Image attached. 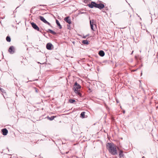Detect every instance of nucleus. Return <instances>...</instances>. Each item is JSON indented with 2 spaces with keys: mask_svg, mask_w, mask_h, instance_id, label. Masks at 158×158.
Instances as JSON below:
<instances>
[{
  "mask_svg": "<svg viewBox=\"0 0 158 158\" xmlns=\"http://www.w3.org/2000/svg\"><path fill=\"white\" fill-rule=\"evenodd\" d=\"M53 46L52 45L51 43H48L46 44V48L49 50L52 49V47Z\"/></svg>",
  "mask_w": 158,
  "mask_h": 158,
  "instance_id": "nucleus-10",
  "label": "nucleus"
},
{
  "mask_svg": "<svg viewBox=\"0 0 158 158\" xmlns=\"http://www.w3.org/2000/svg\"><path fill=\"white\" fill-rule=\"evenodd\" d=\"M97 3L94 2L92 1L90 4H88V6L91 8H93L94 7L96 8Z\"/></svg>",
  "mask_w": 158,
  "mask_h": 158,
  "instance_id": "nucleus-5",
  "label": "nucleus"
},
{
  "mask_svg": "<svg viewBox=\"0 0 158 158\" xmlns=\"http://www.w3.org/2000/svg\"><path fill=\"white\" fill-rule=\"evenodd\" d=\"M68 152H66L65 153V154H67V153H68Z\"/></svg>",
  "mask_w": 158,
  "mask_h": 158,
  "instance_id": "nucleus-32",
  "label": "nucleus"
},
{
  "mask_svg": "<svg viewBox=\"0 0 158 158\" xmlns=\"http://www.w3.org/2000/svg\"><path fill=\"white\" fill-rule=\"evenodd\" d=\"M142 75V71H141V76Z\"/></svg>",
  "mask_w": 158,
  "mask_h": 158,
  "instance_id": "nucleus-30",
  "label": "nucleus"
},
{
  "mask_svg": "<svg viewBox=\"0 0 158 158\" xmlns=\"http://www.w3.org/2000/svg\"><path fill=\"white\" fill-rule=\"evenodd\" d=\"M76 102V101L75 100L73 99H70V103H74V102Z\"/></svg>",
  "mask_w": 158,
  "mask_h": 158,
  "instance_id": "nucleus-21",
  "label": "nucleus"
},
{
  "mask_svg": "<svg viewBox=\"0 0 158 158\" xmlns=\"http://www.w3.org/2000/svg\"><path fill=\"white\" fill-rule=\"evenodd\" d=\"M55 117L54 116H51V117H50L48 116L47 117V118L50 121H52L55 118Z\"/></svg>",
  "mask_w": 158,
  "mask_h": 158,
  "instance_id": "nucleus-19",
  "label": "nucleus"
},
{
  "mask_svg": "<svg viewBox=\"0 0 158 158\" xmlns=\"http://www.w3.org/2000/svg\"><path fill=\"white\" fill-rule=\"evenodd\" d=\"M133 51L132 52H131V54H132L133 53Z\"/></svg>",
  "mask_w": 158,
  "mask_h": 158,
  "instance_id": "nucleus-34",
  "label": "nucleus"
},
{
  "mask_svg": "<svg viewBox=\"0 0 158 158\" xmlns=\"http://www.w3.org/2000/svg\"><path fill=\"white\" fill-rule=\"evenodd\" d=\"M123 113L124 114L125 113V110H124L123 111Z\"/></svg>",
  "mask_w": 158,
  "mask_h": 158,
  "instance_id": "nucleus-31",
  "label": "nucleus"
},
{
  "mask_svg": "<svg viewBox=\"0 0 158 158\" xmlns=\"http://www.w3.org/2000/svg\"><path fill=\"white\" fill-rule=\"evenodd\" d=\"M8 51L10 54H13L15 52L14 47L13 46H10L9 49Z\"/></svg>",
  "mask_w": 158,
  "mask_h": 158,
  "instance_id": "nucleus-7",
  "label": "nucleus"
},
{
  "mask_svg": "<svg viewBox=\"0 0 158 158\" xmlns=\"http://www.w3.org/2000/svg\"><path fill=\"white\" fill-rule=\"evenodd\" d=\"M1 131L4 135H6L8 132V131L6 128H3L2 130Z\"/></svg>",
  "mask_w": 158,
  "mask_h": 158,
  "instance_id": "nucleus-8",
  "label": "nucleus"
},
{
  "mask_svg": "<svg viewBox=\"0 0 158 158\" xmlns=\"http://www.w3.org/2000/svg\"><path fill=\"white\" fill-rule=\"evenodd\" d=\"M74 158H76L75 156H73Z\"/></svg>",
  "mask_w": 158,
  "mask_h": 158,
  "instance_id": "nucleus-37",
  "label": "nucleus"
},
{
  "mask_svg": "<svg viewBox=\"0 0 158 158\" xmlns=\"http://www.w3.org/2000/svg\"><path fill=\"white\" fill-rule=\"evenodd\" d=\"M72 43H73V44H74V42H72Z\"/></svg>",
  "mask_w": 158,
  "mask_h": 158,
  "instance_id": "nucleus-39",
  "label": "nucleus"
},
{
  "mask_svg": "<svg viewBox=\"0 0 158 158\" xmlns=\"http://www.w3.org/2000/svg\"><path fill=\"white\" fill-rule=\"evenodd\" d=\"M98 54L101 57H103L105 55V52L103 50H100L99 51Z\"/></svg>",
  "mask_w": 158,
  "mask_h": 158,
  "instance_id": "nucleus-11",
  "label": "nucleus"
},
{
  "mask_svg": "<svg viewBox=\"0 0 158 158\" xmlns=\"http://www.w3.org/2000/svg\"><path fill=\"white\" fill-rule=\"evenodd\" d=\"M68 78H69V75L68 76Z\"/></svg>",
  "mask_w": 158,
  "mask_h": 158,
  "instance_id": "nucleus-40",
  "label": "nucleus"
},
{
  "mask_svg": "<svg viewBox=\"0 0 158 158\" xmlns=\"http://www.w3.org/2000/svg\"><path fill=\"white\" fill-rule=\"evenodd\" d=\"M119 155L120 157H122L123 158L124 157V155L123 154V151L122 150H120L119 152Z\"/></svg>",
  "mask_w": 158,
  "mask_h": 158,
  "instance_id": "nucleus-13",
  "label": "nucleus"
},
{
  "mask_svg": "<svg viewBox=\"0 0 158 158\" xmlns=\"http://www.w3.org/2000/svg\"><path fill=\"white\" fill-rule=\"evenodd\" d=\"M112 62V61L111 60H104L102 62V63H103L109 64H110V63H111Z\"/></svg>",
  "mask_w": 158,
  "mask_h": 158,
  "instance_id": "nucleus-12",
  "label": "nucleus"
},
{
  "mask_svg": "<svg viewBox=\"0 0 158 158\" xmlns=\"http://www.w3.org/2000/svg\"><path fill=\"white\" fill-rule=\"evenodd\" d=\"M67 26H68L67 28L68 29H69V25H67Z\"/></svg>",
  "mask_w": 158,
  "mask_h": 158,
  "instance_id": "nucleus-29",
  "label": "nucleus"
},
{
  "mask_svg": "<svg viewBox=\"0 0 158 158\" xmlns=\"http://www.w3.org/2000/svg\"><path fill=\"white\" fill-rule=\"evenodd\" d=\"M6 40L7 42H10L11 41V39L10 36H7L6 38Z\"/></svg>",
  "mask_w": 158,
  "mask_h": 158,
  "instance_id": "nucleus-20",
  "label": "nucleus"
},
{
  "mask_svg": "<svg viewBox=\"0 0 158 158\" xmlns=\"http://www.w3.org/2000/svg\"><path fill=\"white\" fill-rule=\"evenodd\" d=\"M89 22L90 25H91V24H94V25H95V26H96V25L94 23V22H92L91 21H90Z\"/></svg>",
  "mask_w": 158,
  "mask_h": 158,
  "instance_id": "nucleus-24",
  "label": "nucleus"
},
{
  "mask_svg": "<svg viewBox=\"0 0 158 158\" xmlns=\"http://www.w3.org/2000/svg\"><path fill=\"white\" fill-rule=\"evenodd\" d=\"M116 102H117V103H118V101L117 100Z\"/></svg>",
  "mask_w": 158,
  "mask_h": 158,
  "instance_id": "nucleus-35",
  "label": "nucleus"
},
{
  "mask_svg": "<svg viewBox=\"0 0 158 158\" xmlns=\"http://www.w3.org/2000/svg\"><path fill=\"white\" fill-rule=\"evenodd\" d=\"M65 21L67 22L69 24V16H68L65 18L64 19Z\"/></svg>",
  "mask_w": 158,
  "mask_h": 158,
  "instance_id": "nucleus-15",
  "label": "nucleus"
},
{
  "mask_svg": "<svg viewBox=\"0 0 158 158\" xmlns=\"http://www.w3.org/2000/svg\"><path fill=\"white\" fill-rule=\"evenodd\" d=\"M94 24H91V25H90L91 29L93 31H94Z\"/></svg>",
  "mask_w": 158,
  "mask_h": 158,
  "instance_id": "nucleus-22",
  "label": "nucleus"
},
{
  "mask_svg": "<svg viewBox=\"0 0 158 158\" xmlns=\"http://www.w3.org/2000/svg\"><path fill=\"white\" fill-rule=\"evenodd\" d=\"M142 158H145V157H144V156H143L142 157Z\"/></svg>",
  "mask_w": 158,
  "mask_h": 158,
  "instance_id": "nucleus-36",
  "label": "nucleus"
},
{
  "mask_svg": "<svg viewBox=\"0 0 158 158\" xmlns=\"http://www.w3.org/2000/svg\"><path fill=\"white\" fill-rule=\"evenodd\" d=\"M108 145H107V146L108 147V150L109 151V152L110 153L111 152H112V149L113 148H116V147L114 146V144L113 143H107Z\"/></svg>",
  "mask_w": 158,
  "mask_h": 158,
  "instance_id": "nucleus-2",
  "label": "nucleus"
},
{
  "mask_svg": "<svg viewBox=\"0 0 158 158\" xmlns=\"http://www.w3.org/2000/svg\"><path fill=\"white\" fill-rule=\"evenodd\" d=\"M39 6H42V5H39ZM44 6V5H42V6Z\"/></svg>",
  "mask_w": 158,
  "mask_h": 158,
  "instance_id": "nucleus-38",
  "label": "nucleus"
},
{
  "mask_svg": "<svg viewBox=\"0 0 158 158\" xmlns=\"http://www.w3.org/2000/svg\"><path fill=\"white\" fill-rule=\"evenodd\" d=\"M85 112L83 111L80 114V117L82 118H85Z\"/></svg>",
  "mask_w": 158,
  "mask_h": 158,
  "instance_id": "nucleus-17",
  "label": "nucleus"
},
{
  "mask_svg": "<svg viewBox=\"0 0 158 158\" xmlns=\"http://www.w3.org/2000/svg\"><path fill=\"white\" fill-rule=\"evenodd\" d=\"M45 30L47 32L49 31L50 33L53 35H56V33L55 32L50 29H48V30Z\"/></svg>",
  "mask_w": 158,
  "mask_h": 158,
  "instance_id": "nucleus-14",
  "label": "nucleus"
},
{
  "mask_svg": "<svg viewBox=\"0 0 158 158\" xmlns=\"http://www.w3.org/2000/svg\"><path fill=\"white\" fill-rule=\"evenodd\" d=\"M81 88V86L78 84L77 82H76L73 86V89L75 93L77 94L80 97H83L82 94L81 93L79 89H80Z\"/></svg>",
  "mask_w": 158,
  "mask_h": 158,
  "instance_id": "nucleus-1",
  "label": "nucleus"
},
{
  "mask_svg": "<svg viewBox=\"0 0 158 158\" xmlns=\"http://www.w3.org/2000/svg\"><path fill=\"white\" fill-rule=\"evenodd\" d=\"M138 69H135V70H132V72H135V71H136Z\"/></svg>",
  "mask_w": 158,
  "mask_h": 158,
  "instance_id": "nucleus-27",
  "label": "nucleus"
},
{
  "mask_svg": "<svg viewBox=\"0 0 158 158\" xmlns=\"http://www.w3.org/2000/svg\"><path fill=\"white\" fill-rule=\"evenodd\" d=\"M0 91L2 93L5 92V90L2 88H1L0 87Z\"/></svg>",
  "mask_w": 158,
  "mask_h": 158,
  "instance_id": "nucleus-23",
  "label": "nucleus"
},
{
  "mask_svg": "<svg viewBox=\"0 0 158 158\" xmlns=\"http://www.w3.org/2000/svg\"><path fill=\"white\" fill-rule=\"evenodd\" d=\"M31 24L32 27L35 30L39 31L41 32H42L40 30L39 27L36 25V24L34 22L31 23Z\"/></svg>",
  "mask_w": 158,
  "mask_h": 158,
  "instance_id": "nucleus-3",
  "label": "nucleus"
},
{
  "mask_svg": "<svg viewBox=\"0 0 158 158\" xmlns=\"http://www.w3.org/2000/svg\"><path fill=\"white\" fill-rule=\"evenodd\" d=\"M56 23L57 25L58 26H59V28L60 29H61L62 28V26L60 24L59 22V21L57 20H56Z\"/></svg>",
  "mask_w": 158,
  "mask_h": 158,
  "instance_id": "nucleus-16",
  "label": "nucleus"
},
{
  "mask_svg": "<svg viewBox=\"0 0 158 158\" xmlns=\"http://www.w3.org/2000/svg\"><path fill=\"white\" fill-rule=\"evenodd\" d=\"M140 19H141V18L140 17Z\"/></svg>",
  "mask_w": 158,
  "mask_h": 158,
  "instance_id": "nucleus-41",
  "label": "nucleus"
},
{
  "mask_svg": "<svg viewBox=\"0 0 158 158\" xmlns=\"http://www.w3.org/2000/svg\"><path fill=\"white\" fill-rule=\"evenodd\" d=\"M105 7V5L104 4L101 3L97 4L96 8H98L100 9H102Z\"/></svg>",
  "mask_w": 158,
  "mask_h": 158,
  "instance_id": "nucleus-6",
  "label": "nucleus"
},
{
  "mask_svg": "<svg viewBox=\"0 0 158 158\" xmlns=\"http://www.w3.org/2000/svg\"><path fill=\"white\" fill-rule=\"evenodd\" d=\"M71 23V21L70 20V23H69L70 24Z\"/></svg>",
  "mask_w": 158,
  "mask_h": 158,
  "instance_id": "nucleus-33",
  "label": "nucleus"
},
{
  "mask_svg": "<svg viewBox=\"0 0 158 158\" xmlns=\"http://www.w3.org/2000/svg\"><path fill=\"white\" fill-rule=\"evenodd\" d=\"M82 43L86 45H87L89 44L88 41L87 40H83L82 41Z\"/></svg>",
  "mask_w": 158,
  "mask_h": 158,
  "instance_id": "nucleus-18",
  "label": "nucleus"
},
{
  "mask_svg": "<svg viewBox=\"0 0 158 158\" xmlns=\"http://www.w3.org/2000/svg\"><path fill=\"white\" fill-rule=\"evenodd\" d=\"M143 66L142 64H141V65H140L137 69H140Z\"/></svg>",
  "mask_w": 158,
  "mask_h": 158,
  "instance_id": "nucleus-25",
  "label": "nucleus"
},
{
  "mask_svg": "<svg viewBox=\"0 0 158 158\" xmlns=\"http://www.w3.org/2000/svg\"><path fill=\"white\" fill-rule=\"evenodd\" d=\"M110 153L114 155H117V150L116 148H115L112 149V152H111Z\"/></svg>",
  "mask_w": 158,
  "mask_h": 158,
  "instance_id": "nucleus-9",
  "label": "nucleus"
},
{
  "mask_svg": "<svg viewBox=\"0 0 158 158\" xmlns=\"http://www.w3.org/2000/svg\"><path fill=\"white\" fill-rule=\"evenodd\" d=\"M89 34H88L85 36H84L83 38H85L87 36H89Z\"/></svg>",
  "mask_w": 158,
  "mask_h": 158,
  "instance_id": "nucleus-26",
  "label": "nucleus"
},
{
  "mask_svg": "<svg viewBox=\"0 0 158 158\" xmlns=\"http://www.w3.org/2000/svg\"><path fill=\"white\" fill-rule=\"evenodd\" d=\"M90 21H91L92 22H94V19H92V20H90Z\"/></svg>",
  "mask_w": 158,
  "mask_h": 158,
  "instance_id": "nucleus-28",
  "label": "nucleus"
},
{
  "mask_svg": "<svg viewBox=\"0 0 158 158\" xmlns=\"http://www.w3.org/2000/svg\"><path fill=\"white\" fill-rule=\"evenodd\" d=\"M39 18L44 23H46L50 26L51 27V24L47 21L43 17L41 16H40L39 17Z\"/></svg>",
  "mask_w": 158,
  "mask_h": 158,
  "instance_id": "nucleus-4",
  "label": "nucleus"
}]
</instances>
